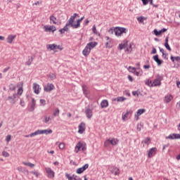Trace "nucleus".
<instances>
[{"label":"nucleus","mask_w":180,"mask_h":180,"mask_svg":"<svg viewBox=\"0 0 180 180\" xmlns=\"http://www.w3.org/2000/svg\"><path fill=\"white\" fill-rule=\"evenodd\" d=\"M113 32H114L115 36H117V37H122L123 33H124V34L127 33V29L125 27H117L114 29L110 28L108 30V33H111L112 34H113Z\"/></svg>","instance_id":"nucleus-1"},{"label":"nucleus","mask_w":180,"mask_h":180,"mask_svg":"<svg viewBox=\"0 0 180 180\" xmlns=\"http://www.w3.org/2000/svg\"><path fill=\"white\" fill-rule=\"evenodd\" d=\"M78 14L74 13L73 15H72L68 21L66 22L65 25L62 28L63 30V32H68L69 27H72V22L73 20H75V18H77V15Z\"/></svg>","instance_id":"nucleus-2"},{"label":"nucleus","mask_w":180,"mask_h":180,"mask_svg":"<svg viewBox=\"0 0 180 180\" xmlns=\"http://www.w3.org/2000/svg\"><path fill=\"white\" fill-rule=\"evenodd\" d=\"M163 79H164V75H157L154 81L152 82L153 87H154V86H161V81H162Z\"/></svg>","instance_id":"nucleus-3"},{"label":"nucleus","mask_w":180,"mask_h":180,"mask_svg":"<svg viewBox=\"0 0 180 180\" xmlns=\"http://www.w3.org/2000/svg\"><path fill=\"white\" fill-rule=\"evenodd\" d=\"M118 143H119V139L116 138H112V139H107L104 142V146L105 147H109L110 144L111 146H117Z\"/></svg>","instance_id":"nucleus-4"},{"label":"nucleus","mask_w":180,"mask_h":180,"mask_svg":"<svg viewBox=\"0 0 180 180\" xmlns=\"http://www.w3.org/2000/svg\"><path fill=\"white\" fill-rule=\"evenodd\" d=\"M53 133V130L48 129H38L35 131V133L34 134H36L37 136H39V134H51Z\"/></svg>","instance_id":"nucleus-5"},{"label":"nucleus","mask_w":180,"mask_h":180,"mask_svg":"<svg viewBox=\"0 0 180 180\" xmlns=\"http://www.w3.org/2000/svg\"><path fill=\"white\" fill-rule=\"evenodd\" d=\"M43 29L44 32H46V33H49V32H52V33H54V32L57 30V28L54 25H51V26L44 25Z\"/></svg>","instance_id":"nucleus-6"},{"label":"nucleus","mask_w":180,"mask_h":180,"mask_svg":"<svg viewBox=\"0 0 180 180\" xmlns=\"http://www.w3.org/2000/svg\"><path fill=\"white\" fill-rule=\"evenodd\" d=\"M54 84L51 83H48L44 87V91L45 92H51V91H53L55 89Z\"/></svg>","instance_id":"nucleus-7"},{"label":"nucleus","mask_w":180,"mask_h":180,"mask_svg":"<svg viewBox=\"0 0 180 180\" xmlns=\"http://www.w3.org/2000/svg\"><path fill=\"white\" fill-rule=\"evenodd\" d=\"M166 140H178L180 139L179 134H171L168 136H166Z\"/></svg>","instance_id":"nucleus-8"},{"label":"nucleus","mask_w":180,"mask_h":180,"mask_svg":"<svg viewBox=\"0 0 180 180\" xmlns=\"http://www.w3.org/2000/svg\"><path fill=\"white\" fill-rule=\"evenodd\" d=\"M32 89L36 95H39V94H40V91H41V87H40V85H39L37 83L33 84Z\"/></svg>","instance_id":"nucleus-9"},{"label":"nucleus","mask_w":180,"mask_h":180,"mask_svg":"<svg viewBox=\"0 0 180 180\" xmlns=\"http://www.w3.org/2000/svg\"><path fill=\"white\" fill-rule=\"evenodd\" d=\"M89 167V165L85 164L82 167L77 169L76 173L77 174H82V172H84V171H86V169H88Z\"/></svg>","instance_id":"nucleus-10"},{"label":"nucleus","mask_w":180,"mask_h":180,"mask_svg":"<svg viewBox=\"0 0 180 180\" xmlns=\"http://www.w3.org/2000/svg\"><path fill=\"white\" fill-rule=\"evenodd\" d=\"M147 153L148 158H152V157H154V155H155V153H157V148H152L149 150H148Z\"/></svg>","instance_id":"nucleus-11"},{"label":"nucleus","mask_w":180,"mask_h":180,"mask_svg":"<svg viewBox=\"0 0 180 180\" xmlns=\"http://www.w3.org/2000/svg\"><path fill=\"white\" fill-rule=\"evenodd\" d=\"M131 113H133V111L131 110H127L126 111V112H123L122 115V119L124 122H126V120H127V117H129V115H131Z\"/></svg>","instance_id":"nucleus-12"},{"label":"nucleus","mask_w":180,"mask_h":180,"mask_svg":"<svg viewBox=\"0 0 180 180\" xmlns=\"http://www.w3.org/2000/svg\"><path fill=\"white\" fill-rule=\"evenodd\" d=\"M17 98L18 94H14L13 96L8 97V101H9L10 103H12V105H15V103H16Z\"/></svg>","instance_id":"nucleus-13"},{"label":"nucleus","mask_w":180,"mask_h":180,"mask_svg":"<svg viewBox=\"0 0 180 180\" xmlns=\"http://www.w3.org/2000/svg\"><path fill=\"white\" fill-rule=\"evenodd\" d=\"M45 171L49 178H54V171L51 169L50 167H46Z\"/></svg>","instance_id":"nucleus-14"},{"label":"nucleus","mask_w":180,"mask_h":180,"mask_svg":"<svg viewBox=\"0 0 180 180\" xmlns=\"http://www.w3.org/2000/svg\"><path fill=\"white\" fill-rule=\"evenodd\" d=\"M78 129L79 134H83L84 131H85V123L81 122L80 124L78 126Z\"/></svg>","instance_id":"nucleus-15"},{"label":"nucleus","mask_w":180,"mask_h":180,"mask_svg":"<svg viewBox=\"0 0 180 180\" xmlns=\"http://www.w3.org/2000/svg\"><path fill=\"white\" fill-rule=\"evenodd\" d=\"M52 118L50 116L44 115L43 117L42 122L45 123V124H50L51 123Z\"/></svg>","instance_id":"nucleus-16"},{"label":"nucleus","mask_w":180,"mask_h":180,"mask_svg":"<svg viewBox=\"0 0 180 180\" xmlns=\"http://www.w3.org/2000/svg\"><path fill=\"white\" fill-rule=\"evenodd\" d=\"M82 88L84 95H85L86 98H88L89 95V90H88V86H86L85 84H82Z\"/></svg>","instance_id":"nucleus-17"},{"label":"nucleus","mask_w":180,"mask_h":180,"mask_svg":"<svg viewBox=\"0 0 180 180\" xmlns=\"http://www.w3.org/2000/svg\"><path fill=\"white\" fill-rule=\"evenodd\" d=\"M75 20H73L72 22V27H73V29H78V27H79L81 26V22H82L80 19L77 20V24H75V22H74Z\"/></svg>","instance_id":"nucleus-18"},{"label":"nucleus","mask_w":180,"mask_h":180,"mask_svg":"<svg viewBox=\"0 0 180 180\" xmlns=\"http://www.w3.org/2000/svg\"><path fill=\"white\" fill-rule=\"evenodd\" d=\"M84 113L87 119H91L92 117V109L86 108L84 111Z\"/></svg>","instance_id":"nucleus-19"},{"label":"nucleus","mask_w":180,"mask_h":180,"mask_svg":"<svg viewBox=\"0 0 180 180\" xmlns=\"http://www.w3.org/2000/svg\"><path fill=\"white\" fill-rule=\"evenodd\" d=\"M17 169L19 172H23L25 175H29V170L22 166L17 167Z\"/></svg>","instance_id":"nucleus-20"},{"label":"nucleus","mask_w":180,"mask_h":180,"mask_svg":"<svg viewBox=\"0 0 180 180\" xmlns=\"http://www.w3.org/2000/svg\"><path fill=\"white\" fill-rule=\"evenodd\" d=\"M109 169L111 174H114L115 175H119V169L116 167H110Z\"/></svg>","instance_id":"nucleus-21"},{"label":"nucleus","mask_w":180,"mask_h":180,"mask_svg":"<svg viewBox=\"0 0 180 180\" xmlns=\"http://www.w3.org/2000/svg\"><path fill=\"white\" fill-rule=\"evenodd\" d=\"M36 108V100H34V98H32V103L30 104V107L29 108V110L30 112H34V109Z\"/></svg>","instance_id":"nucleus-22"},{"label":"nucleus","mask_w":180,"mask_h":180,"mask_svg":"<svg viewBox=\"0 0 180 180\" xmlns=\"http://www.w3.org/2000/svg\"><path fill=\"white\" fill-rule=\"evenodd\" d=\"M174 99V96H172L171 94H168L165 96V102L166 103H169V102H171V101Z\"/></svg>","instance_id":"nucleus-23"},{"label":"nucleus","mask_w":180,"mask_h":180,"mask_svg":"<svg viewBox=\"0 0 180 180\" xmlns=\"http://www.w3.org/2000/svg\"><path fill=\"white\" fill-rule=\"evenodd\" d=\"M98 43H96V41H91L88 43L86 46H87L89 50H92V49H95V47H96Z\"/></svg>","instance_id":"nucleus-24"},{"label":"nucleus","mask_w":180,"mask_h":180,"mask_svg":"<svg viewBox=\"0 0 180 180\" xmlns=\"http://www.w3.org/2000/svg\"><path fill=\"white\" fill-rule=\"evenodd\" d=\"M91 53V49H89V48L86 46L84 49L82 51V54L83 56H84L85 57H87V56H89Z\"/></svg>","instance_id":"nucleus-25"},{"label":"nucleus","mask_w":180,"mask_h":180,"mask_svg":"<svg viewBox=\"0 0 180 180\" xmlns=\"http://www.w3.org/2000/svg\"><path fill=\"white\" fill-rule=\"evenodd\" d=\"M143 143V147H147L151 143V139L150 138H146L141 142Z\"/></svg>","instance_id":"nucleus-26"},{"label":"nucleus","mask_w":180,"mask_h":180,"mask_svg":"<svg viewBox=\"0 0 180 180\" xmlns=\"http://www.w3.org/2000/svg\"><path fill=\"white\" fill-rule=\"evenodd\" d=\"M15 39H16V35H12V34L8 35L7 37V43H9V44H12Z\"/></svg>","instance_id":"nucleus-27"},{"label":"nucleus","mask_w":180,"mask_h":180,"mask_svg":"<svg viewBox=\"0 0 180 180\" xmlns=\"http://www.w3.org/2000/svg\"><path fill=\"white\" fill-rule=\"evenodd\" d=\"M82 142H79L77 146L75 147V150L76 153H79L81 149H82Z\"/></svg>","instance_id":"nucleus-28"},{"label":"nucleus","mask_w":180,"mask_h":180,"mask_svg":"<svg viewBox=\"0 0 180 180\" xmlns=\"http://www.w3.org/2000/svg\"><path fill=\"white\" fill-rule=\"evenodd\" d=\"M108 106H109V102L108 101V100H103L101 103V107L102 108V109L108 108Z\"/></svg>","instance_id":"nucleus-29"},{"label":"nucleus","mask_w":180,"mask_h":180,"mask_svg":"<svg viewBox=\"0 0 180 180\" xmlns=\"http://www.w3.org/2000/svg\"><path fill=\"white\" fill-rule=\"evenodd\" d=\"M153 60L157 63L158 65H161L162 64V60L158 58V55L154 56Z\"/></svg>","instance_id":"nucleus-30"},{"label":"nucleus","mask_w":180,"mask_h":180,"mask_svg":"<svg viewBox=\"0 0 180 180\" xmlns=\"http://www.w3.org/2000/svg\"><path fill=\"white\" fill-rule=\"evenodd\" d=\"M49 20L51 21V24L53 23V25H57V18L54 15H51L49 17Z\"/></svg>","instance_id":"nucleus-31"},{"label":"nucleus","mask_w":180,"mask_h":180,"mask_svg":"<svg viewBox=\"0 0 180 180\" xmlns=\"http://www.w3.org/2000/svg\"><path fill=\"white\" fill-rule=\"evenodd\" d=\"M46 49L47 50L54 51L56 50V44H48L46 45Z\"/></svg>","instance_id":"nucleus-32"},{"label":"nucleus","mask_w":180,"mask_h":180,"mask_svg":"<svg viewBox=\"0 0 180 180\" xmlns=\"http://www.w3.org/2000/svg\"><path fill=\"white\" fill-rule=\"evenodd\" d=\"M23 165L29 167L30 168H34V164L30 162H22Z\"/></svg>","instance_id":"nucleus-33"},{"label":"nucleus","mask_w":180,"mask_h":180,"mask_svg":"<svg viewBox=\"0 0 180 180\" xmlns=\"http://www.w3.org/2000/svg\"><path fill=\"white\" fill-rule=\"evenodd\" d=\"M126 99L127 98L123 96H120V97L114 98L113 101H117V102H123V101H126Z\"/></svg>","instance_id":"nucleus-34"},{"label":"nucleus","mask_w":180,"mask_h":180,"mask_svg":"<svg viewBox=\"0 0 180 180\" xmlns=\"http://www.w3.org/2000/svg\"><path fill=\"white\" fill-rule=\"evenodd\" d=\"M145 84L148 86L153 87V81L150 80L149 79L145 80Z\"/></svg>","instance_id":"nucleus-35"},{"label":"nucleus","mask_w":180,"mask_h":180,"mask_svg":"<svg viewBox=\"0 0 180 180\" xmlns=\"http://www.w3.org/2000/svg\"><path fill=\"white\" fill-rule=\"evenodd\" d=\"M53 116L56 117V116H58L60 115V110L58 108H56L54 110L53 112Z\"/></svg>","instance_id":"nucleus-36"},{"label":"nucleus","mask_w":180,"mask_h":180,"mask_svg":"<svg viewBox=\"0 0 180 180\" xmlns=\"http://www.w3.org/2000/svg\"><path fill=\"white\" fill-rule=\"evenodd\" d=\"M144 112H146L145 109H139L137 110L136 114L138 115V116H141V115H143Z\"/></svg>","instance_id":"nucleus-37"},{"label":"nucleus","mask_w":180,"mask_h":180,"mask_svg":"<svg viewBox=\"0 0 180 180\" xmlns=\"http://www.w3.org/2000/svg\"><path fill=\"white\" fill-rule=\"evenodd\" d=\"M128 71H129V72H131L132 74H134V73L136 72V68L129 66V67L128 68Z\"/></svg>","instance_id":"nucleus-38"},{"label":"nucleus","mask_w":180,"mask_h":180,"mask_svg":"<svg viewBox=\"0 0 180 180\" xmlns=\"http://www.w3.org/2000/svg\"><path fill=\"white\" fill-rule=\"evenodd\" d=\"M105 47L106 49H110L112 48V40L111 41H108L105 43Z\"/></svg>","instance_id":"nucleus-39"},{"label":"nucleus","mask_w":180,"mask_h":180,"mask_svg":"<svg viewBox=\"0 0 180 180\" xmlns=\"http://www.w3.org/2000/svg\"><path fill=\"white\" fill-rule=\"evenodd\" d=\"M127 46V44H120L119 45V49L120 50H123V49H126Z\"/></svg>","instance_id":"nucleus-40"},{"label":"nucleus","mask_w":180,"mask_h":180,"mask_svg":"<svg viewBox=\"0 0 180 180\" xmlns=\"http://www.w3.org/2000/svg\"><path fill=\"white\" fill-rule=\"evenodd\" d=\"M33 63V57H30L28 60L26 62L27 65H30Z\"/></svg>","instance_id":"nucleus-41"},{"label":"nucleus","mask_w":180,"mask_h":180,"mask_svg":"<svg viewBox=\"0 0 180 180\" xmlns=\"http://www.w3.org/2000/svg\"><path fill=\"white\" fill-rule=\"evenodd\" d=\"M22 94H23V89H22V87H20V89H18V91H17V96L18 95H22Z\"/></svg>","instance_id":"nucleus-42"},{"label":"nucleus","mask_w":180,"mask_h":180,"mask_svg":"<svg viewBox=\"0 0 180 180\" xmlns=\"http://www.w3.org/2000/svg\"><path fill=\"white\" fill-rule=\"evenodd\" d=\"M65 177L67 178V179L68 180H72L73 179V176L70 175V174L68 173H65Z\"/></svg>","instance_id":"nucleus-43"},{"label":"nucleus","mask_w":180,"mask_h":180,"mask_svg":"<svg viewBox=\"0 0 180 180\" xmlns=\"http://www.w3.org/2000/svg\"><path fill=\"white\" fill-rule=\"evenodd\" d=\"M159 49L160 53H162V57H164V56H168L167 53H165V51L163 49H161V47H159Z\"/></svg>","instance_id":"nucleus-44"},{"label":"nucleus","mask_w":180,"mask_h":180,"mask_svg":"<svg viewBox=\"0 0 180 180\" xmlns=\"http://www.w3.org/2000/svg\"><path fill=\"white\" fill-rule=\"evenodd\" d=\"M49 78H51V79H56V74H54V73H51L49 75Z\"/></svg>","instance_id":"nucleus-45"},{"label":"nucleus","mask_w":180,"mask_h":180,"mask_svg":"<svg viewBox=\"0 0 180 180\" xmlns=\"http://www.w3.org/2000/svg\"><path fill=\"white\" fill-rule=\"evenodd\" d=\"M36 131L31 133L29 135H25V137L28 138V137H34V136H37V134H34Z\"/></svg>","instance_id":"nucleus-46"},{"label":"nucleus","mask_w":180,"mask_h":180,"mask_svg":"<svg viewBox=\"0 0 180 180\" xmlns=\"http://www.w3.org/2000/svg\"><path fill=\"white\" fill-rule=\"evenodd\" d=\"M153 32H154L155 36H160V34H162L161 30L158 31L157 30H154Z\"/></svg>","instance_id":"nucleus-47"},{"label":"nucleus","mask_w":180,"mask_h":180,"mask_svg":"<svg viewBox=\"0 0 180 180\" xmlns=\"http://www.w3.org/2000/svg\"><path fill=\"white\" fill-rule=\"evenodd\" d=\"M12 139V136L11 135H8L6 137V141L7 143H9V141H11V140Z\"/></svg>","instance_id":"nucleus-48"},{"label":"nucleus","mask_w":180,"mask_h":180,"mask_svg":"<svg viewBox=\"0 0 180 180\" xmlns=\"http://www.w3.org/2000/svg\"><path fill=\"white\" fill-rule=\"evenodd\" d=\"M59 148H60V150H64V148H65V144H64V143H60Z\"/></svg>","instance_id":"nucleus-49"},{"label":"nucleus","mask_w":180,"mask_h":180,"mask_svg":"<svg viewBox=\"0 0 180 180\" xmlns=\"http://www.w3.org/2000/svg\"><path fill=\"white\" fill-rule=\"evenodd\" d=\"M31 174H32L33 175H35V176L37 178H39V176L40 175V174H39V172H36V171H32Z\"/></svg>","instance_id":"nucleus-50"},{"label":"nucleus","mask_w":180,"mask_h":180,"mask_svg":"<svg viewBox=\"0 0 180 180\" xmlns=\"http://www.w3.org/2000/svg\"><path fill=\"white\" fill-rule=\"evenodd\" d=\"M39 102H40L41 105H42V106H46V100L40 99Z\"/></svg>","instance_id":"nucleus-51"},{"label":"nucleus","mask_w":180,"mask_h":180,"mask_svg":"<svg viewBox=\"0 0 180 180\" xmlns=\"http://www.w3.org/2000/svg\"><path fill=\"white\" fill-rule=\"evenodd\" d=\"M85 150H86V143H83L82 147V151H85Z\"/></svg>","instance_id":"nucleus-52"},{"label":"nucleus","mask_w":180,"mask_h":180,"mask_svg":"<svg viewBox=\"0 0 180 180\" xmlns=\"http://www.w3.org/2000/svg\"><path fill=\"white\" fill-rule=\"evenodd\" d=\"M92 31L95 34H98V31H96V26H93Z\"/></svg>","instance_id":"nucleus-53"},{"label":"nucleus","mask_w":180,"mask_h":180,"mask_svg":"<svg viewBox=\"0 0 180 180\" xmlns=\"http://www.w3.org/2000/svg\"><path fill=\"white\" fill-rule=\"evenodd\" d=\"M165 47H166L167 50H169V51H171V46H169V44H165Z\"/></svg>","instance_id":"nucleus-54"},{"label":"nucleus","mask_w":180,"mask_h":180,"mask_svg":"<svg viewBox=\"0 0 180 180\" xmlns=\"http://www.w3.org/2000/svg\"><path fill=\"white\" fill-rule=\"evenodd\" d=\"M137 20L139 22H140L141 23H143V20H144V18L143 17H139L137 18Z\"/></svg>","instance_id":"nucleus-55"},{"label":"nucleus","mask_w":180,"mask_h":180,"mask_svg":"<svg viewBox=\"0 0 180 180\" xmlns=\"http://www.w3.org/2000/svg\"><path fill=\"white\" fill-rule=\"evenodd\" d=\"M55 49L56 50H63V48H61V46L60 45H57V44H55Z\"/></svg>","instance_id":"nucleus-56"},{"label":"nucleus","mask_w":180,"mask_h":180,"mask_svg":"<svg viewBox=\"0 0 180 180\" xmlns=\"http://www.w3.org/2000/svg\"><path fill=\"white\" fill-rule=\"evenodd\" d=\"M72 180H81V178L78 177V176L73 174Z\"/></svg>","instance_id":"nucleus-57"},{"label":"nucleus","mask_w":180,"mask_h":180,"mask_svg":"<svg viewBox=\"0 0 180 180\" xmlns=\"http://www.w3.org/2000/svg\"><path fill=\"white\" fill-rule=\"evenodd\" d=\"M2 154H3L4 157H6V158L9 157V153H8V152H6V151H4Z\"/></svg>","instance_id":"nucleus-58"},{"label":"nucleus","mask_w":180,"mask_h":180,"mask_svg":"<svg viewBox=\"0 0 180 180\" xmlns=\"http://www.w3.org/2000/svg\"><path fill=\"white\" fill-rule=\"evenodd\" d=\"M131 51H132L131 44H130L128 48H127L125 51H130V52H131Z\"/></svg>","instance_id":"nucleus-59"},{"label":"nucleus","mask_w":180,"mask_h":180,"mask_svg":"<svg viewBox=\"0 0 180 180\" xmlns=\"http://www.w3.org/2000/svg\"><path fill=\"white\" fill-rule=\"evenodd\" d=\"M156 53H157V49H155V48H153L151 54H156Z\"/></svg>","instance_id":"nucleus-60"},{"label":"nucleus","mask_w":180,"mask_h":180,"mask_svg":"<svg viewBox=\"0 0 180 180\" xmlns=\"http://www.w3.org/2000/svg\"><path fill=\"white\" fill-rule=\"evenodd\" d=\"M20 105L22 108H24V106H25V101H24L23 100H20Z\"/></svg>","instance_id":"nucleus-61"},{"label":"nucleus","mask_w":180,"mask_h":180,"mask_svg":"<svg viewBox=\"0 0 180 180\" xmlns=\"http://www.w3.org/2000/svg\"><path fill=\"white\" fill-rule=\"evenodd\" d=\"M132 95L134 96H139V92H137V91H132Z\"/></svg>","instance_id":"nucleus-62"},{"label":"nucleus","mask_w":180,"mask_h":180,"mask_svg":"<svg viewBox=\"0 0 180 180\" xmlns=\"http://www.w3.org/2000/svg\"><path fill=\"white\" fill-rule=\"evenodd\" d=\"M142 1V2H143V5H147L148 4V0H141Z\"/></svg>","instance_id":"nucleus-63"},{"label":"nucleus","mask_w":180,"mask_h":180,"mask_svg":"<svg viewBox=\"0 0 180 180\" xmlns=\"http://www.w3.org/2000/svg\"><path fill=\"white\" fill-rule=\"evenodd\" d=\"M128 79L130 81V82H133V77L130 75H128Z\"/></svg>","instance_id":"nucleus-64"}]
</instances>
